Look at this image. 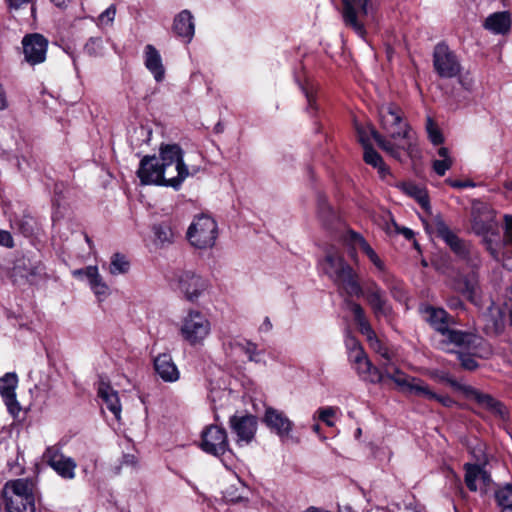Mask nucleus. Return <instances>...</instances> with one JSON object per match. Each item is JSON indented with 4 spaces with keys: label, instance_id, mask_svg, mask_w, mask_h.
Returning a JSON list of instances; mask_svg holds the SVG:
<instances>
[{
    "label": "nucleus",
    "instance_id": "12",
    "mask_svg": "<svg viewBox=\"0 0 512 512\" xmlns=\"http://www.w3.org/2000/svg\"><path fill=\"white\" fill-rule=\"evenodd\" d=\"M201 449L213 456L220 457L230 452L226 430L218 425H210L202 431Z\"/></svg>",
    "mask_w": 512,
    "mask_h": 512
},
{
    "label": "nucleus",
    "instance_id": "11",
    "mask_svg": "<svg viewBox=\"0 0 512 512\" xmlns=\"http://www.w3.org/2000/svg\"><path fill=\"white\" fill-rule=\"evenodd\" d=\"M433 66L436 73L442 78H453L461 71L460 61L445 43H438L433 51Z\"/></svg>",
    "mask_w": 512,
    "mask_h": 512
},
{
    "label": "nucleus",
    "instance_id": "6",
    "mask_svg": "<svg viewBox=\"0 0 512 512\" xmlns=\"http://www.w3.org/2000/svg\"><path fill=\"white\" fill-rule=\"evenodd\" d=\"M433 376L437 380L446 382L451 387L461 391L467 399L475 401L481 408L488 410L499 419L503 421L508 420L509 412L507 407L492 395L483 393L470 385H462L446 372L437 371Z\"/></svg>",
    "mask_w": 512,
    "mask_h": 512
},
{
    "label": "nucleus",
    "instance_id": "59",
    "mask_svg": "<svg viewBox=\"0 0 512 512\" xmlns=\"http://www.w3.org/2000/svg\"><path fill=\"white\" fill-rule=\"evenodd\" d=\"M0 245L11 248L14 246L13 238L8 231L0 230Z\"/></svg>",
    "mask_w": 512,
    "mask_h": 512
},
{
    "label": "nucleus",
    "instance_id": "4",
    "mask_svg": "<svg viewBox=\"0 0 512 512\" xmlns=\"http://www.w3.org/2000/svg\"><path fill=\"white\" fill-rule=\"evenodd\" d=\"M1 496L6 512H35V483L30 479L9 480Z\"/></svg>",
    "mask_w": 512,
    "mask_h": 512
},
{
    "label": "nucleus",
    "instance_id": "29",
    "mask_svg": "<svg viewBox=\"0 0 512 512\" xmlns=\"http://www.w3.org/2000/svg\"><path fill=\"white\" fill-rule=\"evenodd\" d=\"M447 340L460 347H475L479 344L480 337L472 332H464L461 330L447 329L445 334Z\"/></svg>",
    "mask_w": 512,
    "mask_h": 512
},
{
    "label": "nucleus",
    "instance_id": "25",
    "mask_svg": "<svg viewBox=\"0 0 512 512\" xmlns=\"http://www.w3.org/2000/svg\"><path fill=\"white\" fill-rule=\"evenodd\" d=\"M98 395L105 403L106 408L114 415L117 420L121 418V404L118 392L108 383L101 381L98 387Z\"/></svg>",
    "mask_w": 512,
    "mask_h": 512
},
{
    "label": "nucleus",
    "instance_id": "56",
    "mask_svg": "<svg viewBox=\"0 0 512 512\" xmlns=\"http://www.w3.org/2000/svg\"><path fill=\"white\" fill-rule=\"evenodd\" d=\"M115 14L116 8L114 5H111L100 14L99 19L101 22H112L114 20Z\"/></svg>",
    "mask_w": 512,
    "mask_h": 512
},
{
    "label": "nucleus",
    "instance_id": "55",
    "mask_svg": "<svg viewBox=\"0 0 512 512\" xmlns=\"http://www.w3.org/2000/svg\"><path fill=\"white\" fill-rule=\"evenodd\" d=\"M504 241L512 245V215H505Z\"/></svg>",
    "mask_w": 512,
    "mask_h": 512
},
{
    "label": "nucleus",
    "instance_id": "8",
    "mask_svg": "<svg viewBox=\"0 0 512 512\" xmlns=\"http://www.w3.org/2000/svg\"><path fill=\"white\" fill-rule=\"evenodd\" d=\"M211 332V323L200 311L190 309L181 320L180 335L191 346L202 345Z\"/></svg>",
    "mask_w": 512,
    "mask_h": 512
},
{
    "label": "nucleus",
    "instance_id": "14",
    "mask_svg": "<svg viewBox=\"0 0 512 512\" xmlns=\"http://www.w3.org/2000/svg\"><path fill=\"white\" fill-rule=\"evenodd\" d=\"M395 380L396 385L406 392H409L419 397H423L427 400H436L444 407H452L455 404V401L451 397L447 395H438L435 392H433L430 389V387L421 379L412 378V382H407L401 376V378H397Z\"/></svg>",
    "mask_w": 512,
    "mask_h": 512
},
{
    "label": "nucleus",
    "instance_id": "9",
    "mask_svg": "<svg viewBox=\"0 0 512 512\" xmlns=\"http://www.w3.org/2000/svg\"><path fill=\"white\" fill-rule=\"evenodd\" d=\"M217 238V223L208 215L194 219L187 230V239L198 249L211 248Z\"/></svg>",
    "mask_w": 512,
    "mask_h": 512
},
{
    "label": "nucleus",
    "instance_id": "7",
    "mask_svg": "<svg viewBox=\"0 0 512 512\" xmlns=\"http://www.w3.org/2000/svg\"><path fill=\"white\" fill-rule=\"evenodd\" d=\"M341 16L344 25L364 38L366 26L373 15V0H341Z\"/></svg>",
    "mask_w": 512,
    "mask_h": 512
},
{
    "label": "nucleus",
    "instance_id": "26",
    "mask_svg": "<svg viewBox=\"0 0 512 512\" xmlns=\"http://www.w3.org/2000/svg\"><path fill=\"white\" fill-rule=\"evenodd\" d=\"M145 66L153 74L157 82L164 79L165 69L158 50L151 44L146 45L144 50Z\"/></svg>",
    "mask_w": 512,
    "mask_h": 512
},
{
    "label": "nucleus",
    "instance_id": "33",
    "mask_svg": "<svg viewBox=\"0 0 512 512\" xmlns=\"http://www.w3.org/2000/svg\"><path fill=\"white\" fill-rule=\"evenodd\" d=\"M361 144L364 148V161L374 168H377L379 173L384 176L385 173L388 172V168L384 164L380 154L371 146V144H366L363 139H361Z\"/></svg>",
    "mask_w": 512,
    "mask_h": 512
},
{
    "label": "nucleus",
    "instance_id": "10",
    "mask_svg": "<svg viewBox=\"0 0 512 512\" xmlns=\"http://www.w3.org/2000/svg\"><path fill=\"white\" fill-rule=\"evenodd\" d=\"M44 274V266L36 255L18 257L11 270L10 277L15 284H34Z\"/></svg>",
    "mask_w": 512,
    "mask_h": 512
},
{
    "label": "nucleus",
    "instance_id": "13",
    "mask_svg": "<svg viewBox=\"0 0 512 512\" xmlns=\"http://www.w3.org/2000/svg\"><path fill=\"white\" fill-rule=\"evenodd\" d=\"M229 425L232 433L237 437V444L247 445L251 443L255 437L258 421L257 418L251 414L233 415L230 417Z\"/></svg>",
    "mask_w": 512,
    "mask_h": 512
},
{
    "label": "nucleus",
    "instance_id": "37",
    "mask_svg": "<svg viewBox=\"0 0 512 512\" xmlns=\"http://www.w3.org/2000/svg\"><path fill=\"white\" fill-rule=\"evenodd\" d=\"M380 370L384 373V379L388 378L392 380L396 384L397 378H401V376L407 382H412L413 377H408L405 373H403L398 367L390 362V358L388 360L385 359L384 362L380 364Z\"/></svg>",
    "mask_w": 512,
    "mask_h": 512
},
{
    "label": "nucleus",
    "instance_id": "64",
    "mask_svg": "<svg viewBox=\"0 0 512 512\" xmlns=\"http://www.w3.org/2000/svg\"><path fill=\"white\" fill-rule=\"evenodd\" d=\"M448 183L450 184V186L454 188H465L474 186L472 182H463L459 180H448Z\"/></svg>",
    "mask_w": 512,
    "mask_h": 512
},
{
    "label": "nucleus",
    "instance_id": "49",
    "mask_svg": "<svg viewBox=\"0 0 512 512\" xmlns=\"http://www.w3.org/2000/svg\"><path fill=\"white\" fill-rule=\"evenodd\" d=\"M336 409L333 407H325L320 408L318 410L319 413V419L324 422L327 426L332 427L334 426V422L331 420V418L335 415Z\"/></svg>",
    "mask_w": 512,
    "mask_h": 512
},
{
    "label": "nucleus",
    "instance_id": "23",
    "mask_svg": "<svg viewBox=\"0 0 512 512\" xmlns=\"http://www.w3.org/2000/svg\"><path fill=\"white\" fill-rule=\"evenodd\" d=\"M154 368L159 377L165 382H175L179 379L180 373L168 353L159 354L154 359Z\"/></svg>",
    "mask_w": 512,
    "mask_h": 512
},
{
    "label": "nucleus",
    "instance_id": "17",
    "mask_svg": "<svg viewBox=\"0 0 512 512\" xmlns=\"http://www.w3.org/2000/svg\"><path fill=\"white\" fill-rule=\"evenodd\" d=\"M265 425L279 436L282 442L287 441L291 436L293 422L280 410L268 407L263 417Z\"/></svg>",
    "mask_w": 512,
    "mask_h": 512
},
{
    "label": "nucleus",
    "instance_id": "32",
    "mask_svg": "<svg viewBox=\"0 0 512 512\" xmlns=\"http://www.w3.org/2000/svg\"><path fill=\"white\" fill-rule=\"evenodd\" d=\"M153 233L156 241L161 246L169 245L174 242L177 232L174 230L170 222H162L153 226Z\"/></svg>",
    "mask_w": 512,
    "mask_h": 512
},
{
    "label": "nucleus",
    "instance_id": "54",
    "mask_svg": "<svg viewBox=\"0 0 512 512\" xmlns=\"http://www.w3.org/2000/svg\"><path fill=\"white\" fill-rule=\"evenodd\" d=\"M348 357L353 365H356L357 363L362 362L368 358L363 347L350 352Z\"/></svg>",
    "mask_w": 512,
    "mask_h": 512
},
{
    "label": "nucleus",
    "instance_id": "22",
    "mask_svg": "<svg viewBox=\"0 0 512 512\" xmlns=\"http://www.w3.org/2000/svg\"><path fill=\"white\" fill-rule=\"evenodd\" d=\"M173 31L186 43H189L195 33L194 17L189 10H182L173 21Z\"/></svg>",
    "mask_w": 512,
    "mask_h": 512
},
{
    "label": "nucleus",
    "instance_id": "63",
    "mask_svg": "<svg viewBox=\"0 0 512 512\" xmlns=\"http://www.w3.org/2000/svg\"><path fill=\"white\" fill-rule=\"evenodd\" d=\"M228 395L229 393L225 390H212L210 392L209 398L212 403H215L217 398L227 397Z\"/></svg>",
    "mask_w": 512,
    "mask_h": 512
},
{
    "label": "nucleus",
    "instance_id": "47",
    "mask_svg": "<svg viewBox=\"0 0 512 512\" xmlns=\"http://www.w3.org/2000/svg\"><path fill=\"white\" fill-rule=\"evenodd\" d=\"M92 291L97 297L106 296L108 294L109 288L108 286L103 282L102 277L98 276L95 281H93L91 284H89Z\"/></svg>",
    "mask_w": 512,
    "mask_h": 512
},
{
    "label": "nucleus",
    "instance_id": "35",
    "mask_svg": "<svg viewBox=\"0 0 512 512\" xmlns=\"http://www.w3.org/2000/svg\"><path fill=\"white\" fill-rule=\"evenodd\" d=\"M351 311L354 315L355 322L357 323L360 332L368 338H371L375 334L371 325L365 317V313L363 308L357 304L353 303L351 305Z\"/></svg>",
    "mask_w": 512,
    "mask_h": 512
},
{
    "label": "nucleus",
    "instance_id": "1",
    "mask_svg": "<svg viewBox=\"0 0 512 512\" xmlns=\"http://www.w3.org/2000/svg\"><path fill=\"white\" fill-rule=\"evenodd\" d=\"M434 233L441 238L472 270L467 273H458L450 278L451 288L464 295L469 301L476 303L479 290V281L476 268L481 264L479 252L470 243L459 238L448 225L439 217L435 218L432 224Z\"/></svg>",
    "mask_w": 512,
    "mask_h": 512
},
{
    "label": "nucleus",
    "instance_id": "46",
    "mask_svg": "<svg viewBox=\"0 0 512 512\" xmlns=\"http://www.w3.org/2000/svg\"><path fill=\"white\" fill-rule=\"evenodd\" d=\"M361 250L368 256L371 262L380 270L383 269V262L380 260L376 252L372 249V247L368 244V242H362Z\"/></svg>",
    "mask_w": 512,
    "mask_h": 512
},
{
    "label": "nucleus",
    "instance_id": "15",
    "mask_svg": "<svg viewBox=\"0 0 512 512\" xmlns=\"http://www.w3.org/2000/svg\"><path fill=\"white\" fill-rule=\"evenodd\" d=\"M178 289L190 301H196L206 290L207 281L193 271H182L177 275Z\"/></svg>",
    "mask_w": 512,
    "mask_h": 512
},
{
    "label": "nucleus",
    "instance_id": "31",
    "mask_svg": "<svg viewBox=\"0 0 512 512\" xmlns=\"http://www.w3.org/2000/svg\"><path fill=\"white\" fill-rule=\"evenodd\" d=\"M317 213L323 226L327 229H332L334 223L338 221L337 214L323 195H319L317 198Z\"/></svg>",
    "mask_w": 512,
    "mask_h": 512
},
{
    "label": "nucleus",
    "instance_id": "42",
    "mask_svg": "<svg viewBox=\"0 0 512 512\" xmlns=\"http://www.w3.org/2000/svg\"><path fill=\"white\" fill-rule=\"evenodd\" d=\"M361 380L371 384H380L384 381V373L378 367L371 364L370 369L365 371V374L361 377Z\"/></svg>",
    "mask_w": 512,
    "mask_h": 512
},
{
    "label": "nucleus",
    "instance_id": "27",
    "mask_svg": "<svg viewBox=\"0 0 512 512\" xmlns=\"http://www.w3.org/2000/svg\"><path fill=\"white\" fill-rule=\"evenodd\" d=\"M421 312L425 315V320L442 335L445 334L448 327V313L442 308H436L427 305L421 309Z\"/></svg>",
    "mask_w": 512,
    "mask_h": 512
},
{
    "label": "nucleus",
    "instance_id": "16",
    "mask_svg": "<svg viewBox=\"0 0 512 512\" xmlns=\"http://www.w3.org/2000/svg\"><path fill=\"white\" fill-rule=\"evenodd\" d=\"M43 459L62 478L73 479L75 477L76 462L72 458L63 455L59 448L55 446L48 447L43 454Z\"/></svg>",
    "mask_w": 512,
    "mask_h": 512
},
{
    "label": "nucleus",
    "instance_id": "3",
    "mask_svg": "<svg viewBox=\"0 0 512 512\" xmlns=\"http://www.w3.org/2000/svg\"><path fill=\"white\" fill-rule=\"evenodd\" d=\"M183 150L178 144H162L159 149L160 160L162 161L161 186L179 189L183 181L190 175L195 174L197 169L189 172L183 160Z\"/></svg>",
    "mask_w": 512,
    "mask_h": 512
},
{
    "label": "nucleus",
    "instance_id": "24",
    "mask_svg": "<svg viewBox=\"0 0 512 512\" xmlns=\"http://www.w3.org/2000/svg\"><path fill=\"white\" fill-rule=\"evenodd\" d=\"M493 211L484 207L483 211H474L472 219V230L478 236L483 233L491 232L498 227Z\"/></svg>",
    "mask_w": 512,
    "mask_h": 512
},
{
    "label": "nucleus",
    "instance_id": "38",
    "mask_svg": "<svg viewBox=\"0 0 512 512\" xmlns=\"http://www.w3.org/2000/svg\"><path fill=\"white\" fill-rule=\"evenodd\" d=\"M495 499L502 509L512 508V485L505 484L495 491Z\"/></svg>",
    "mask_w": 512,
    "mask_h": 512
},
{
    "label": "nucleus",
    "instance_id": "21",
    "mask_svg": "<svg viewBox=\"0 0 512 512\" xmlns=\"http://www.w3.org/2000/svg\"><path fill=\"white\" fill-rule=\"evenodd\" d=\"M365 297L377 318L387 317L391 313V307L387 303L384 291L376 284L366 289Z\"/></svg>",
    "mask_w": 512,
    "mask_h": 512
},
{
    "label": "nucleus",
    "instance_id": "57",
    "mask_svg": "<svg viewBox=\"0 0 512 512\" xmlns=\"http://www.w3.org/2000/svg\"><path fill=\"white\" fill-rule=\"evenodd\" d=\"M345 345H346V348L348 350V352H352L356 349H360L362 348L361 344L359 343V341L352 335H347L346 338H345Z\"/></svg>",
    "mask_w": 512,
    "mask_h": 512
},
{
    "label": "nucleus",
    "instance_id": "53",
    "mask_svg": "<svg viewBox=\"0 0 512 512\" xmlns=\"http://www.w3.org/2000/svg\"><path fill=\"white\" fill-rule=\"evenodd\" d=\"M302 90H303L306 100H307V108H306L307 111L308 112L315 111L317 108H316V99H315L314 92L307 87H302Z\"/></svg>",
    "mask_w": 512,
    "mask_h": 512
},
{
    "label": "nucleus",
    "instance_id": "60",
    "mask_svg": "<svg viewBox=\"0 0 512 512\" xmlns=\"http://www.w3.org/2000/svg\"><path fill=\"white\" fill-rule=\"evenodd\" d=\"M371 364H372V362L367 358L364 361L359 362L356 365H354V369L356 370V372L360 378L365 374V371L370 369Z\"/></svg>",
    "mask_w": 512,
    "mask_h": 512
},
{
    "label": "nucleus",
    "instance_id": "2",
    "mask_svg": "<svg viewBox=\"0 0 512 512\" xmlns=\"http://www.w3.org/2000/svg\"><path fill=\"white\" fill-rule=\"evenodd\" d=\"M378 112L381 127L388 137L372 128L371 135L378 146L398 160L401 159V151L410 155L414 153V133L410 125L403 120L402 109L394 103H384L379 106Z\"/></svg>",
    "mask_w": 512,
    "mask_h": 512
},
{
    "label": "nucleus",
    "instance_id": "48",
    "mask_svg": "<svg viewBox=\"0 0 512 512\" xmlns=\"http://www.w3.org/2000/svg\"><path fill=\"white\" fill-rule=\"evenodd\" d=\"M452 159H438L433 161V169L439 176L445 175L446 171L451 168Z\"/></svg>",
    "mask_w": 512,
    "mask_h": 512
},
{
    "label": "nucleus",
    "instance_id": "45",
    "mask_svg": "<svg viewBox=\"0 0 512 512\" xmlns=\"http://www.w3.org/2000/svg\"><path fill=\"white\" fill-rule=\"evenodd\" d=\"M367 341L369 342L370 347L380 354L384 359H389V350L386 346L382 344V342L377 338L376 334L371 336V338H368Z\"/></svg>",
    "mask_w": 512,
    "mask_h": 512
},
{
    "label": "nucleus",
    "instance_id": "50",
    "mask_svg": "<svg viewBox=\"0 0 512 512\" xmlns=\"http://www.w3.org/2000/svg\"><path fill=\"white\" fill-rule=\"evenodd\" d=\"M479 482L481 483V486L478 487V490H480L483 494L487 492L488 488L492 484L490 473L486 471L482 466H480Z\"/></svg>",
    "mask_w": 512,
    "mask_h": 512
},
{
    "label": "nucleus",
    "instance_id": "40",
    "mask_svg": "<svg viewBox=\"0 0 512 512\" xmlns=\"http://www.w3.org/2000/svg\"><path fill=\"white\" fill-rule=\"evenodd\" d=\"M129 267L130 264L127 261L126 257L119 253H116L112 257L109 271L113 275L125 274L128 272Z\"/></svg>",
    "mask_w": 512,
    "mask_h": 512
},
{
    "label": "nucleus",
    "instance_id": "28",
    "mask_svg": "<svg viewBox=\"0 0 512 512\" xmlns=\"http://www.w3.org/2000/svg\"><path fill=\"white\" fill-rule=\"evenodd\" d=\"M482 237V243L486 250L489 252L491 257L496 260H501V250L505 245V241L501 239L499 226L493 229L491 232L480 234Z\"/></svg>",
    "mask_w": 512,
    "mask_h": 512
},
{
    "label": "nucleus",
    "instance_id": "20",
    "mask_svg": "<svg viewBox=\"0 0 512 512\" xmlns=\"http://www.w3.org/2000/svg\"><path fill=\"white\" fill-rule=\"evenodd\" d=\"M18 378L15 373H6L0 378V394L12 415H17L20 411V405L16 399L15 389Z\"/></svg>",
    "mask_w": 512,
    "mask_h": 512
},
{
    "label": "nucleus",
    "instance_id": "62",
    "mask_svg": "<svg viewBox=\"0 0 512 512\" xmlns=\"http://www.w3.org/2000/svg\"><path fill=\"white\" fill-rule=\"evenodd\" d=\"M391 292L397 300H402L405 297L404 289L401 285L396 284L395 286L391 287Z\"/></svg>",
    "mask_w": 512,
    "mask_h": 512
},
{
    "label": "nucleus",
    "instance_id": "51",
    "mask_svg": "<svg viewBox=\"0 0 512 512\" xmlns=\"http://www.w3.org/2000/svg\"><path fill=\"white\" fill-rule=\"evenodd\" d=\"M346 242L353 246V249L362 248V242H367L363 236L354 231H348L346 236Z\"/></svg>",
    "mask_w": 512,
    "mask_h": 512
},
{
    "label": "nucleus",
    "instance_id": "39",
    "mask_svg": "<svg viewBox=\"0 0 512 512\" xmlns=\"http://www.w3.org/2000/svg\"><path fill=\"white\" fill-rule=\"evenodd\" d=\"M402 190L409 196L415 198L422 207L428 205V197L426 192L413 183H403L401 185Z\"/></svg>",
    "mask_w": 512,
    "mask_h": 512
},
{
    "label": "nucleus",
    "instance_id": "18",
    "mask_svg": "<svg viewBox=\"0 0 512 512\" xmlns=\"http://www.w3.org/2000/svg\"><path fill=\"white\" fill-rule=\"evenodd\" d=\"M22 45L25 60L29 64L36 65L45 61L48 41L42 35H27L23 38Z\"/></svg>",
    "mask_w": 512,
    "mask_h": 512
},
{
    "label": "nucleus",
    "instance_id": "43",
    "mask_svg": "<svg viewBox=\"0 0 512 512\" xmlns=\"http://www.w3.org/2000/svg\"><path fill=\"white\" fill-rule=\"evenodd\" d=\"M87 54L90 56H98L103 50V40L100 37H91L84 47Z\"/></svg>",
    "mask_w": 512,
    "mask_h": 512
},
{
    "label": "nucleus",
    "instance_id": "5",
    "mask_svg": "<svg viewBox=\"0 0 512 512\" xmlns=\"http://www.w3.org/2000/svg\"><path fill=\"white\" fill-rule=\"evenodd\" d=\"M324 273L337 285L343 287L349 294H358L360 286L355 279L352 267L347 264L343 256L335 249L327 251L321 262Z\"/></svg>",
    "mask_w": 512,
    "mask_h": 512
},
{
    "label": "nucleus",
    "instance_id": "36",
    "mask_svg": "<svg viewBox=\"0 0 512 512\" xmlns=\"http://www.w3.org/2000/svg\"><path fill=\"white\" fill-rule=\"evenodd\" d=\"M464 470H465L464 481H465L467 488L471 492L478 491L477 481H479L480 465L466 463L464 465Z\"/></svg>",
    "mask_w": 512,
    "mask_h": 512
},
{
    "label": "nucleus",
    "instance_id": "19",
    "mask_svg": "<svg viewBox=\"0 0 512 512\" xmlns=\"http://www.w3.org/2000/svg\"><path fill=\"white\" fill-rule=\"evenodd\" d=\"M137 176L143 185H160L162 176V161L156 156H144L140 161Z\"/></svg>",
    "mask_w": 512,
    "mask_h": 512
},
{
    "label": "nucleus",
    "instance_id": "30",
    "mask_svg": "<svg viewBox=\"0 0 512 512\" xmlns=\"http://www.w3.org/2000/svg\"><path fill=\"white\" fill-rule=\"evenodd\" d=\"M511 25L510 16L506 12H496L488 16L484 27L495 34H505L509 31Z\"/></svg>",
    "mask_w": 512,
    "mask_h": 512
},
{
    "label": "nucleus",
    "instance_id": "52",
    "mask_svg": "<svg viewBox=\"0 0 512 512\" xmlns=\"http://www.w3.org/2000/svg\"><path fill=\"white\" fill-rule=\"evenodd\" d=\"M459 360L461 366L466 370L473 371L478 367L475 358L469 354H459Z\"/></svg>",
    "mask_w": 512,
    "mask_h": 512
},
{
    "label": "nucleus",
    "instance_id": "58",
    "mask_svg": "<svg viewBox=\"0 0 512 512\" xmlns=\"http://www.w3.org/2000/svg\"><path fill=\"white\" fill-rule=\"evenodd\" d=\"M83 272H85V277L88 279L89 284H91L97 279L98 276H100L96 266H88L83 268Z\"/></svg>",
    "mask_w": 512,
    "mask_h": 512
},
{
    "label": "nucleus",
    "instance_id": "34",
    "mask_svg": "<svg viewBox=\"0 0 512 512\" xmlns=\"http://www.w3.org/2000/svg\"><path fill=\"white\" fill-rule=\"evenodd\" d=\"M11 227L28 237L34 232V219L28 214L14 215L10 218Z\"/></svg>",
    "mask_w": 512,
    "mask_h": 512
},
{
    "label": "nucleus",
    "instance_id": "41",
    "mask_svg": "<svg viewBox=\"0 0 512 512\" xmlns=\"http://www.w3.org/2000/svg\"><path fill=\"white\" fill-rule=\"evenodd\" d=\"M426 131H427L429 140L434 145H439V144L443 143V141H444L443 135H442L441 131L439 130V128L437 127L436 123L430 117H428L427 121H426Z\"/></svg>",
    "mask_w": 512,
    "mask_h": 512
},
{
    "label": "nucleus",
    "instance_id": "44",
    "mask_svg": "<svg viewBox=\"0 0 512 512\" xmlns=\"http://www.w3.org/2000/svg\"><path fill=\"white\" fill-rule=\"evenodd\" d=\"M243 352L247 355L249 361L252 362H260L261 359L259 356L261 355V352L258 351L257 345L251 341H246L243 344H239Z\"/></svg>",
    "mask_w": 512,
    "mask_h": 512
},
{
    "label": "nucleus",
    "instance_id": "61",
    "mask_svg": "<svg viewBox=\"0 0 512 512\" xmlns=\"http://www.w3.org/2000/svg\"><path fill=\"white\" fill-rule=\"evenodd\" d=\"M447 305L450 309H453V310H460V309L464 308L463 301L459 297H456V296L449 297L447 299Z\"/></svg>",
    "mask_w": 512,
    "mask_h": 512
}]
</instances>
